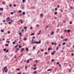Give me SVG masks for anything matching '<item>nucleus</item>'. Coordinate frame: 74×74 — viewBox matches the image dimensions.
Wrapping results in <instances>:
<instances>
[{
	"label": "nucleus",
	"instance_id": "20e7f679",
	"mask_svg": "<svg viewBox=\"0 0 74 74\" xmlns=\"http://www.w3.org/2000/svg\"><path fill=\"white\" fill-rule=\"evenodd\" d=\"M19 21H20V22H21V24H22V23H23V21H22V20L21 19L19 20Z\"/></svg>",
	"mask_w": 74,
	"mask_h": 74
},
{
	"label": "nucleus",
	"instance_id": "0eeeda50",
	"mask_svg": "<svg viewBox=\"0 0 74 74\" xmlns=\"http://www.w3.org/2000/svg\"><path fill=\"white\" fill-rule=\"evenodd\" d=\"M52 71L51 69H49L47 70V71Z\"/></svg>",
	"mask_w": 74,
	"mask_h": 74
},
{
	"label": "nucleus",
	"instance_id": "39448f33",
	"mask_svg": "<svg viewBox=\"0 0 74 74\" xmlns=\"http://www.w3.org/2000/svg\"><path fill=\"white\" fill-rule=\"evenodd\" d=\"M24 48H22L21 49V52H22V51H24Z\"/></svg>",
	"mask_w": 74,
	"mask_h": 74
},
{
	"label": "nucleus",
	"instance_id": "a18cd8bd",
	"mask_svg": "<svg viewBox=\"0 0 74 74\" xmlns=\"http://www.w3.org/2000/svg\"><path fill=\"white\" fill-rule=\"evenodd\" d=\"M16 5H14V7H16Z\"/></svg>",
	"mask_w": 74,
	"mask_h": 74
},
{
	"label": "nucleus",
	"instance_id": "393cba45",
	"mask_svg": "<svg viewBox=\"0 0 74 74\" xmlns=\"http://www.w3.org/2000/svg\"><path fill=\"white\" fill-rule=\"evenodd\" d=\"M33 50H34V49H36V47L34 46H33Z\"/></svg>",
	"mask_w": 74,
	"mask_h": 74
},
{
	"label": "nucleus",
	"instance_id": "b1692460",
	"mask_svg": "<svg viewBox=\"0 0 74 74\" xmlns=\"http://www.w3.org/2000/svg\"><path fill=\"white\" fill-rule=\"evenodd\" d=\"M37 67H36L35 68H34V70H36V69H37Z\"/></svg>",
	"mask_w": 74,
	"mask_h": 74
},
{
	"label": "nucleus",
	"instance_id": "412c9836",
	"mask_svg": "<svg viewBox=\"0 0 74 74\" xmlns=\"http://www.w3.org/2000/svg\"><path fill=\"white\" fill-rule=\"evenodd\" d=\"M34 33H32L31 34V36H34Z\"/></svg>",
	"mask_w": 74,
	"mask_h": 74
},
{
	"label": "nucleus",
	"instance_id": "ea45409f",
	"mask_svg": "<svg viewBox=\"0 0 74 74\" xmlns=\"http://www.w3.org/2000/svg\"><path fill=\"white\" fill-rule=\"evenodd\" d=\"M11 33V32H10V31H9L8 32V34H10V33Z\"/></svg>",
	"mask_w": 74,
	"mask_h": 74
},
{
	"label": "nucleus",
	"instance_id": "cd10ccee",
	"mask_svg": "<svg viewBox=\"0 0 74 74\" xmlns=\"http://www.w3.org/2000/svg\"><path fill=\"white\" fill-rule=\"evenodd\" d=\"M29 60H27V63H29Z\"/></svg>",
	"mask_w": 74,
	"mask_h": 74
},
{
	"label": "nucleus",
	"instance_id": "a211bd4d",
	"mask_svg": "<svg viewBox=\"0 0 74 74\" xmlns=\"http://www.w3.org/2000/svg\"><path fill=\"white\" fill-rule=\"evenodd\" d=\"M26 50L27 51H29V49L28 47H27L26 49Z\"/></svg>",
	"mask_w": 74,
	"mask_h": 74
},
{
	"label": "nucleus",
	"instance_id": "bf43d9fd",
	"mask_svg": "<svg viewBox=\"0 0 74 74\" xmlns=\"http://www.w3.org/2000/svg\"><path fill=\"white\" fill-rule=\"evenodd\" d=\"M33 42H31V44L32 45H33Z\"/></svg>",
	"mask_w": 74,
	"mask_h": 74
},
{
	"label": "nucleus",
	"instance_id": "79ce46f5",
	"mask_svg": "<svg viewBox=\"0 0 74 74\" xmlns=\"http://www.w3.org/2000/svg\"><path fill=\"white\" fill-rule=\"evenodd\" d=\"M70 8H71V10H72V9H73V7H72L71 6L70 7Z\"/></svg>",
	"mask_w": 74,
	"mask_h": 74
},
{
	"label": "nucleus",
	"instance_id": "f704fd0d",
	"mask_svg": "<svg viewBox=\"0 0 74 74\" xmlns=\"http://www.w3.org/2000/svg\"><path fill=\"white\" fill-rule=\"evenodd\" d=\"M19 48L20 49L21 48H22V46H19Z\"/></svg>",
	"mask_w": 74,
	"mask_h": 74
},
{
	"label": "nucleus",
	"instance_id": "4c0bfd02",
	"mask_svg": "<svg viewBox=\"0 0 74 74\" xmlns=\"http://www.w3.org/2000/svg\"><path fill=\"white\" fill-rule=\"evenodd\" d=\"M17 47H18V45H16L14 47V48H17Z\"/></svg>",
	"mask_w": 74,
	"mask_h": 74
},
{
	"label": "nucleus",
	"instance_id": "37998d69",
	"mask_svg": "<svg viewBox=\"0 0 74 74\" xmlns=\"http://www.w3.org/2000/svg\"><path fill=\"white\" fill-rule=\"evenodd\" d=\"M13 12H14V13H15V12H16V10H14Z\"/></svg>",
	"mask_w": 74,
	"mask_h": 74
},
{
	"label": "nucleus",
	"instance_id": "c85d7f7f",
	"mask_svg": "<svg viewBox=\"0 0 74 74\" xmlns=\"http://www.w3.org/2000/svg\"><path fill=\"white\" fill-rule=\"evenodd\" d=\"M58 48H59V46H57L56 48V50H58Z\"/></svg>",
	"mask_w": 74,
	"mask_h": 74
},
{
	"label": "nucleus",
	"instance_id": "e2e57ef3",
	"mask_svg": "<svg viewBox=\"0 0 74 74\" xmlns=\"http://www.w3.org/2000/svg\"><path fill=\"white\" fill-rule=\"evenodd\" d=\"M57 7L58 8H59V5H58Z\"/></svg>",
	"mask_w": 74,
	"mask_h": 74
},
{
	"label": "nucleus",
	"instance_id": "c03bdc74",
	"mask_svg": "<svg viewBox=\"0 0 74 74\" xmlns=\"http://www.w3.org/2000/svg\"><path fill=\"white\" fill-rule=\"evenodd\" d=\"M14 13H13V12H11V14H12V15H13V14Z\"/></svg>",
	"mask_w": 74,
	"mask_h": 74
},
{
	"label": "nucleus",
	"instance_id": "dca6fc26",
	"mask_svg": "<svg viewBox=\"0 0 74 74\" xmlns=\"http://www.w3.org/2000/svg\"><path fill=\"white\" fill-rule=\"evenodd\" d=\"M8 51H9V50L8 49H7V50H6L5 51L6 53H7L8 52Z\"/></svg>",
	"mask_w": 74,
	"mask_h": 74
},
{
	"label": "nucleus",
	"instance_id": "f257e3e1",
	"mask_svg": "<svg viewBox=\"0 0 74 74\" xmlns=\"http://www.w3.org/2000/svg\"><path fill=\"white\" fill-rule=\"evenodd\" d=\"M33 43H34L35 44H41V40H39V42L38 41H36V42H33Z\"/></svg>",
	"mask_w": 74,
	"mask_h": 74
},
{
	"label": "nucleus",
	"instance_id": "e433bc0d",
	"mask_svg": "<svg viewBox=\"0 0 74 74\" xmlns=\"http://www.w3.org/2000/svg\"><path fill=\"white\" fill-rule=\"evenodd\" d=\"M34 73V74H36L37 73V71H35Z\"/></svg>",
	"mask_w": 74,
	"mask_h": 74
},
{
	"label": "nucleus",
	"instance_id": "f3484780",
	"mask_svg": "<svg viewBox=\"0 0 74 74\" xmlns=\"http://www.w3.org/2000/svg\"><path fill=\"white\" fill-rule=\"evenodd\" d=\"M7 69V66H5L4 67V70H5V69Z\"/></svg>",
	"mask_w": 74,
	"mask_h": 74
},
{
	"label": "nucleus",
	"instance_id": "69168bd1",
	"mask_svg": "<svg viewBox=\"0 0 74 74\" xmlns=\"http://www.w3.org/2000/svg\"><path fill=\"white\" fill-rule=\"evenodd\" d=\"M26 27H24V29H26Z\"/></svg>",
	"mask_w": 74,
	"mask_h": 74
},
{
	"label": "nucleus",
	"instance_id": "774afa93",
	"mask_svg": "<svg viewBox=\"0 0 74 74\" xmlns=\"http://www.w3.org/2000/svg\"><path fill=\"white\" fill-rule=\"evenodd\" d=\"M61 45V44H59V45H58V46H60Z\"/></svg>",
	"mask_w": 74,
	"mask_h": 74
},
{
	"label": "nucleus",
	"instance_id": "a19ab883",
	"mask_svg": "<svg viewBox=\"0 0 74 74\" xmlns=\"http://www.w3.org/2000/svg\"><path fill=\"white\" fill-rule=\"evenodd\" d=\"M3 22H5V19H4V20H3Z\"/></svg>",
	"mask_w": 74,
	"mask_h": 74
},
{
	"label": "nucleus",
	"instance_id": "7c9ffc66",
	"mask_svg": "<svg viewBox=\"0 0 74 74\" xmlns=\"http://www.w3.org/2000/svg\"><path fill=\"white\" fill-rule=\"evenodd\" d=\"M51 61H52V62H53L54 61H55V59H52L51 60Z\"/></svg>",
	"mask_w": 74,
	"mask_h": 74
},
{
	"label": "nucleus",
	"instance_id": "f03ea898",
	"mask_svg": "<svg viewBox=\"0 0 74 74\" xmlns=\"http://www.w3.org/2000/svg\"><path fill=\"white\" fill-rule=\"evenodd\" d=\"M6 21L9 22V21H10V18L9 17L7 18H6Z\"/></svg>",
	"mask_w": 74,
	"mask_h": 74
},
{
	"label": "nucleus",
	"instance_id": "0e129e2a",
	"mask_svg": "<svg viewBox=\"0 0 74 74\" xmlns=\"http://www.w3.org/2000/svg\"><path fill=\"white\" fill-rule=\"evenodd\" d=\"M61 39H63V37L61 36Z\"/></svg>",
	"mask_w": 74,
	"mask_h": 74
},
{
	"label": "nucleus",
	"instance_id": "8fccbe9b",
	"mask_svg": "<svg viewBox=\"0 0 74 74\" xmlns=\"http://www.w3.org/2000/svg\"><path fill=\"white\" fill-rule=\"evenodd\" d=\"M12 43L13 44H15V42H13Z\"/></svg>",
	"mask_w": 74,
	"mask_h": 74
},
{
	"label": "nucleus",
	"instance_id": "603ef678",
	"mask_svg": "<svg viewBox=\"0 0 74 74\" xmlns=\"http://www.w3.org/2000/svg\"><path fill=\"white\" fill-rule=\"evenodd\" d=\"M67 32V30L66 29H65L64 30V32Z\"/></svg>",
	"mask_w": 74,
	"mask_h": 74
},
{
	"label": "nucleus",
	"instance_id": "473e14b6",
	"mask_svg": "<svg viewBox=\"0 0 74 74\" xmlns=\"http://www.w3.org/2000/svg\"><path fill=\"white\" fill-rule=\"evenodd\" d=\"M48 53H47V52H45V55H47Z\"/></svg>",
	"mask_w": 74,
	"mask_h": 74
},
{
	"label": "nucleus",
	"instance_id": "5701e85b",
	"mask_svg": "<svg viewBox=\"0 0 74 74\" xmlns=\"http://www.w3.org/2000/svg\"><path fill=\"white\" fill-rule=\"evenodd\" d=\"M19 36H21V35H22V33H21V32H20L19 33Z\"/></svg>",
	"mask_w": 74,
	"mask_h": 74
},
{
	"label": "nucleus",
	"instance_id": "49530a36",
	"mask_svg": "<svg viewBox=\"0 0 74 74\" xmlns=\"http://www.w3.org/2000/svg\"><path fill=\"white\" fill-rule=\"evenodd\" d=\"M32 38L33 39H35V38H35V37L34 36H33Z\"/></svg>",
	"mask_w": 74,
	"mask_h": 74
},
{
	"label": "nucleus",
	"instance_id": "72a5a7b5",
	"mask_svg": "<svg viewBox=\"0 0 74 74\" xmlns=\"http://www.w3.org/2000/svg\"><path fill=\"white\" fill-rule=\"evenodd\" d=\"M21 12H22V10H20L19 11V13H21Z\"/></svg>",
	"mask_w": 74,
	"mask_h": 74
},
{
	"label": "nucleus",
	"instance_id": "4be33fe9",
	"mask_svg": "<svg viewBox=\"0 0 74 74\" xmlns=\"http://www.w3.org/2000/svg\"><path fill=\"white\" fill-rule=\"evenodd\" d=\"M58 14V13L57 12H56L54 13V15H56V14Z\"/></svg>",
	"mask_w": 74,
	"mask_h": 74
},
{
	"label": "nucleus",
	"instance_id": "423d86ee",
	"mask_svg": "<svg viewBox=\"0 0 74 74\" xmlns=\"http://www.w3.org/2000/svg\"><path fill=\"white\" fill-rule=\"evenodd\" d=\"M41 31H39V33H38L37 34V35H40V34H41Z\"/></svg>",
	"mask_w": 74,
	"mask_h": 74
},
{
	"label": "nucleus",
	"instance_id": "9d476101",
	"mask_svg": "<svg viewBox=\"0 0 74 74\" xmlns=\"http://www.w3.org/2000/svg\"><path fill=\"white\" fill-rule=\"evenodd\" d=\"M0 10H1V11H3V8H0Z\"/></svg>",
	"mask_w": 74,
	"mask_h": 74
},
{
	"label": "nucleus",
	"instance_id": "3c124183",
	"mask_svg": "<svg viewBox=\"0 0 74 74\" xmlns=\"http://www.w3.org/2000/svg\"><path fill=\"white\" fill-rule=\"evenodd\" d=\"M57 10H58V9L57 8H55V10H56V11H57Z\"/></svg>",
	"mask_w": 74,
	"mask_h": 74
},
{
	"label": "nucleus",
	"instance_id": "6e6552de",
	"mask_svg": "<svg viewBox=\"0 0 74 74\" xmlns=\"http://www.w3.org/2000/svg\"><path fill=\"white\" fill-rule=\"evenodd\" d=\"M53 34H54V32H52L51 33V35H53Z\"/></svg>",
	"mask_w": 74,
	"mask_h": 74
},
{
	"label": "nucleus",
	"instance_id": "864d4df0",
	"mask_svg": "<svg viewBox=\"0 0 74 74\" xmlns=\"http://www.w3.org/2000/svg\"><path fill=\"white\" fill-rule=\"evenodd\" d=\"M51 44L52 45H53V44H54V43H53V42H52L51 43Z\"/></svg>",
	"mask_w": 74,
	"mask_h": 74
},
{
	"label": "nucleus",
	"instance_id": "aec40b11",
	"mask_svg": "<svg viewBox=\"0 0 74 74\" xmlns=\"http://www.w3.org/2000/svg\"><path fill=\"white\" fill-rule=\"evenodd\" d=\"M5 46H6V47H8V44H6L5 45Z\"/></svg>",
	"mask_w": 74,
	"mask_h": 74
},
{
	"label": "nucleus",
	"instance_id": "de8ad7c7",
	"mask_svg": "<svg viewBox=\"0 0 74 74\" xmlns=\"http://www.w3.org/2000/svg\"><path fill=\"white\" fill-rule=\"evenodd\" d=\"M69 23H70V25H71V24H72V22H71V21Z\"/></svg>",
	"mask_w": 74,
	"mask_h": 74
},
{
	"label": "nucleus",
	"instance_id": "c9c22d12",
	"mask_svg": "<svg viewBox=\"0 0 74 74\" xmlns=\"http://www.w3.org/2000/svg\"><path fill=\"white\" fill-rule=\"evenodd\" d=\"M16 70H18V71H19V70H20V69H18V68H17L16 69Z\"/></svg>",
	"mask_w": 74,
	"mask_h": 74
},
{
	"label": "nucleus",
	"instance_id": "4d7b16f0",
	"mask_svg": "<svg viewBox=\"0 0 74 74\" xmlns=\"http://www.w3.org/2000/svg\"><path fill=\"white\" fill-rule=\"evenodd\" d=\"M9 6L10 7H12V5L11 4L9 5Z\"/></svg>",
	"mask_w": 74,
	"mask_h": 74
},
{
	"label": "nucleus",
	"instance_id": "338daca9",
	"mask_svg": "<svg viewBox=\"0 0 74 74\" xmlns=\"http://www.w3.org/2000/svg\"><path fill=\"white\" fill-rule=\"evenodd\" d=\"M54 45H57V44L56 43H54Z\"/></svg>",
	"mask_w": 74,
	"mask_h": 74
},
{
	"label": "nucleus",
	"instance_id": "6ab92c4d",
	"mask_svg": "<svg viewBox=\"0 0 74 74\" xmlns=\"http://www.w3.org/2000/svg\"><path fill=\"white\" fill-rule=\"evenodd\" d=\"M65 44H66V43L65 42L62 43V45H64Z\"/></svg>",
	"mask_w": 74,
	"mask_h": 74
},
{
	"label": "nucleus",
	"instance_id": "09e8293b",
	"mask_svg": "<svg viewBox=\"0 0 74 74\" xmlns=\"http://www.w3.org/2000/svg\"><path fill=\"white\" fill-rule=\"evenodd\" d=\"M11 22H9L8 23V24H11Z\"/></svg>",
	"mask_w": 74,
	"mask_h": 74
},
{
	"label": "nucleus",
	"instance_id": "9b49d317",
	"mask_svg": "<svg viewBox=\"0 0 74 74\" xmlns=\"http://www.w3.org/2000/svg\"><path fill=\"white\" fill-rule=\"evenodd\" d=\"M68 40V39H64L65 41H67V40Z\"/></svg>",
	"mask_w": 74,
	"mask_h": 74
},
{
	"label": "nucleus",
	"instance_id": "f8f14e48",
	"mask_svg": "<svg viewBox=\"0 0 74 74\" xmlns=\"http://www.w3.org/2000/svg\"><path fill=\"white\" fill-rule=\"evenodd\" d=\"M23 3H24L26 1V0H22Z\"/></svg>",
	"mask_w": 74,
	"mask_h": 74
},
{
	"label": "nucleus",
	"instance_id": "1a4fd4ad",
	"mask_svg": "<svg viewBox=\"0 0 74 74\" xmlns=\"http://www.w3.org/2000/svg\"><path fill=\"white\" fill-rule=\"evenodd\" d=\"M40 16H41V17H43V14L42 13H41L40 14Z\"/></svg>",
	"mask_w": 74,
	"mask_h": 74
},
{
	"label": "nucleus",
	"instance_id": "6e6d98bb",
	"mask_svg": "<svg viewBox=\"0 0 74 74\" xmlns=\"http://www.w3.org/2000/svg\"><path fill=\"white\" fill-rule=\"evenodd\" d=\"M57 64H59V62H57Z\"/></svg>",
	"mask_w": 74,
	"mask_h": 74
},
{
	"label": "nucleus",
	"instance_id": "2eb2a0df",
	"mask_svg": "<svg viewBox=\"0 0 74 74\" xmlns=\"http://www.w3.org/2000/svg\"><path fill=\"white\" fill-rule=\"evenodd\" d=\"M54 52H53L52 53V55H54V53H55V51H54Z\"/></svg>",
	"mask_w": 74,
	"mask_h": 74
},
{
	"label": "nucleus",
	"instance_id": "c756f323",
	"mask_svg": "<svg viewBox=\"0 0 74 74\" xmlns=\"http://www.w3.org/2000/svg\"><path fill=\"white\" fill-rule=\"evenodd\" d=\"M25 12H23V15H25Z\"/></svg>",
	"mask_w": 74,
	"mask_h": 74
},
{
	"label": "nucleus",
	"instance_id": "58836bf2",
	"mask_svg": "<svg viewBox=\"0 0 74 74\" xmlns=\"http://www.w3.org/2000/svg\"><path fill=\"white\" fill-rule=\"evenodd\" d=\"M6 42H8V43H10V41H6Z\"/></svg>",
	"mask_w": 74,
	"mask_h": 74
},
{
	"label": "nucleus",
	"instance_id": "680f3d73",
	"mask_svg": "<svg viewBox=\"0 0 74 74\" xmlns=\"http://www.w3.org/2000/svg\"><path fill=\"white\" fill-rule=\"evenodd\" d=\"M41 51L42 52H43V51H44V50H43V49H42L41 50Z\"/></svg>",
	"mask_w": 74,
	"mask_h": 74
},
{
	"label": "nucleus",
	"instance_id": "5fc2aeb1",
	"mask_svg": "<svg viewBox=\"0 0 74 74\" xmlns=\"http://www.w3.org/2000/svg\"><path fill=\"white\" fill-rule=\"evenodd\" d=\"M71 56H74V54L73 53H71Z\"/></svg>",
	"mask_w": 74,
	"mask_h": 74
},
{
	"label": "nucleus",
	"instance_id": "052dcab7",
	"mask_svg": "<svg viewBox=\"0 0 74 74\" xmlns=\"http://www.w3.org/2000/svg\"><path fill=\"white\" fill-rule=\"evenodd\" d=\"M36 66V64H35L34 65L33 67H35Z\"/></svg>",
	"mask_w": 74,
	"mask_h": 74
},
{
	"label": "nucleus",
	"instance_id": "a878e982",
	"mask_svg": "<svg viewBox=\"0 0 74 74\" xmlns=\"http://www.w3.org/2000/svg\"><path fill=\"white\" fill-rule=\"evenodd\" d=\"M1 32H2V33H3L4 32V30H3L1 29Z\"/></svg>",
	"mask_w": 74,
	"mask_h": 74
},
{
	"label": "nucleus",
	"instance_id": "ddd939ff",
	"mask_svg": "<svg viewBox=\"0 0 74 74\" xmlns=\"http://www.w3.org/2000/svg\"><path fill=\"white\" fill-rule=\"evenodd\" d=\"M70 32V30L68 29L67 31V33H69V32Z\"/></svg>",
	"mask_w": 74,
	"mask_h": 74
},
{
	"label": "nucleus",
	"instance_id": "bb28decb",
	"mask_svg": "<svg viewBox=\"0 0 74 74\" xmlns=\"http://www.w3.org/2000/svg\"><path fill=\"white\" fill-rule=\"evenodd\" d=\"M23 40H24V41H26V38H23Z\"/></svg>",
	"mask_w": 74,
	"mask_h": 74
},
{
	"label": "nucleus",
	"instance_id": "4468645a",
	"mask_svg": "<svg viewBox=\"0 0 74 74\" xmlns=\"http://www.w3.org/2000/svg\"><path fill=\"white\" fill-rule=\"evenodd\" d=\"M8 71V70L7 69H6V70L5 71V73H7Z\"/></svg>",
	"mask_w": 74,
	"mask_h": 74
},
{
	"label": "nucleus",
	"instance_id": "13d9d810",
	"mask_svg": "<svg viewBox=\"0 0 74 74\" xmlns=\"http://www.w3.org/2000/svg\"><path fill=\"white\" fill-rule=\"evenodd\" d=\"M33 41H34V39H32V42H33Z\"/></svg>",
	"mask_w": 74,
	"mask_h": 74
},
{
	"label": "nucleus",
	"instance_id": "7ed1b4c3",
	"mask_svg": "<svg viewBox=\"0 0 74 74\" xmlns=\"http://www.w3.org/2000/svg\"><path fill=\"white\" fill-rule=\"evenodd\" d=\"M52 47H50L48 48V51H50V50H52Z\"/></svg>",
	"mask_w": 74,
	"mask_h": 74
},
{
	"label": "nucleus",
	"instance_id": "2f4dec72",
	"mask_svg": "<svg viewBox=\"0 0 74 74\" xmlns=\"http://www.w3.org/2000/svg\"><path fill=\"white\" fill-rule=\"evenodd\" d=\"M6 50V48H5L3 49V51H5Z\"/></svg>",
	"mask_w": 74,
	"mask_h": 74
}]
</instances>
